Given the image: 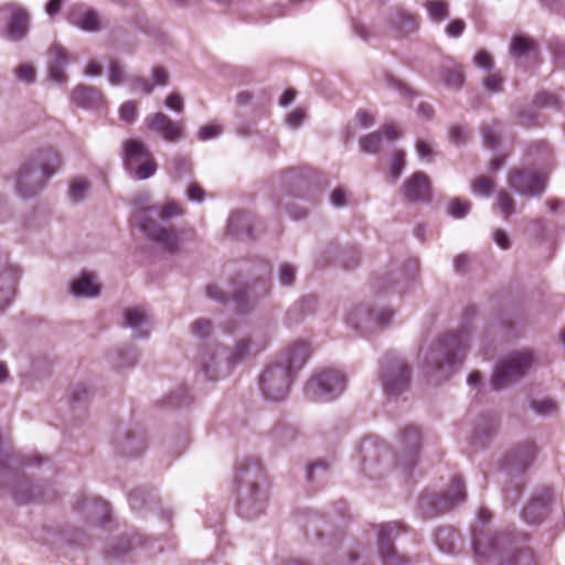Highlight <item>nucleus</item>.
<instances>
[{
  "instance_id": "nucleus-1",
  "label": "nucleus",
  "mask_w": 565,
  "mask_h": 565,
  "mask_svg": "<svg viewBox=\"0 0 565 565\" xmlns=\"http://www.w3.org/2000/svg\"><path fill=\"white\" fill-rule=\"evenodd\" d=\"M184 214V207L175 201H167L163 204H153L145 209V215L140 221V230L148 239L156 243L162 250L174 254L179 250L180 232L172 225H168L173 217Z\"/></svg>"
},
{
  "instance_id": "nucleus-2",
  "label": "nucleus",
  "mask_w": 565,
  "mask_h": 565,
  "mask_svg": "<svg viewBox=\"0 0 565 565\" xmlns=\"http://www.w3.org/2000/svg\"><path fill=\"white\" fill-rule=\"evenodd\" d=\"M61 167L62 159L57 150L47 148L39 151L20 168L15 181L18 193L23 198L35 196Z\"/></svg>"
},
{
  "instance_id": "nucleus-3",
  "label": "nucleus",
  "mask_w": 565,
  "mask_h": 565,
  "mask_svg": "<svg viewBox=\"0 0 565 565\" xmlns=\"http://www.w3.org/2000/svg\"><path fill=\"white\" fill-rule=\"evenodd\" d=\"M234 480L238 491L239 513L247 519L257 516L264 511L267 501L266 492L259 487L264 480L259 461L245 459L239 462Z\"/></svg>"
},
{
  "instance_id": "nucleus-4",
  "label": "nucleus",
  "mask_w": 565,
  "mask_h": 565,
  "mask_svg": "<svg viewBox=\"0 0 565 565\" xmlns=\"http://www.w3.org/2000/svg\"><path fill=\"white\" fill-rule=\"evenodd\" d=\"M471 330L462 326L457 332L443 337L425 355V364L429 370L440 371L445 375L452 372L454 366L460 363L461 354L466 351Z\"/></svg>"
},
{
  "instance_id": "nucleus-5",
  "label": "nucleus",
  "mask_w": 565,
  "mask_h": 565,
  "mask_svg": "<svg viewBox=\"0 0 565 565\" xmlns=\"http://www.w3.org/2000/svg\"><path fill=\"white\" fill-rule=\"evenodd\" d=\"M265 348V342L255 339L253 335L244 337L237 340L231 351L221 345L213 349H206L200 354L202 371L209 380H216V359L226 355L230 365H237L246 361L252 354L260 352Z\"/></svg>"
},
{
  "instance_id": "nucleus-6",
  "label": "nucleus",
  "mask_w": 565,
  "mask_h": 565,
  "mask_svg": "<svg viewBox=\"0 0 565 565\" xmlns=\"http://www.w3.org/2000/svg\"><path fill=\"white\" fill-rule=\"evenodd\" d=\"M479 525L472 529L471 546L478 559L503 557L504 553L514 544V540L508 533H490L483 526L490 520V512L481 509L478 514Z\"/></svg>"
},
{
  "instance_id": "nucleus-7",
  "label": "nucleus",
  "mask_w": 565,
  "mask_h": 565,
  "mask_svg": "<svg viewBox=\"0 0 565 565\" xmlns=\"http://www.w3.org/2000/svg\"><path fill=\"white\" fill-rule=\"evenodd\" d=\"M271 284L267 279H257L250 286L233 287L231 291L225 292L216 285L206 287V296L218 303L226 305L228 300L235 303V309L239 312H246L249 302H256L270 292Z\"/></svg>"
},
{
  "instance_id": "nucleus-8",
  "label": "nucleus",
  "mask_w": 565,
  "mask_h": 565,
  "mask_svg": "<svg viewBox=\"0 0 565 565\" xmlns=\"http://www.w3.org/2000/svg\"><path fill=\"white\" fill-rule=\"evenodd\" d=\"M380 377L385 393L391 396H399L411 386L408 363L393 352H387L382 358Z\"/></svg>"
},
{
  "instance_id": "nucleus-9",
  "label": "nucleus",
  "mask_w": 565,
  "mask_h": 565,
  "mask_svg": "<svg viewBox=\"0 0 565 565\" xmlns=\"http://www.w3.org/2000/svg\"><path fill=\"white\" fill-rule=\"evenodd\" d=\"M533 362L531 352L515 351L500 360L491 379V386L499 391L520 381Z\"/></svg>"
},
{
  "instance_id": "nucleus-10",
  "label": "nucleus",
  "mask_w": 565,
  "mask_h": 565,
  "mask_svg": "<svg viewBox=\"0 0 565 565\" xmlns=\"http://www.w3.org/2000/svg\"><path fill=\"white\" fill-rule=\"evenodd\" d=\"M466 500V487L460 477H454L448 488L441 493H425L418 501L419 509L426 516L433 518L450 510Z\"/></svg>"
},
{
  "instance_id": "nucleus-11",
  "label": "nucleus",
  "mask_w": 565,
  "mask_h": 565,
  "mask_svg": "<svg viewBox=\"0 0 565 565\" xmlns=\"http://www.w3.org/2000/svg\"><path fill=\"white\" fill-rule=\"evenodd\" d=\"M362 470L370 478L381 477L393 467V457L387 446L375 437L364 439L359 447Z\"/></svg>"
},
{
  "instance_id": "nucleus-12",
  "label": "nucleus",
  "mask_w": 565,
  "mask_h": 565,
  "mask_svg": "<svg viewBox=\"0 0 565 565\" xmlns=\"http://www.w3.org/2000/svg\"><path fill=\"white\" fill-rule=\"evenodd\" d=\"M345 388L344 375L335 370H323L313 375L305 386V395L312 402H330Z\"/></svg>"
},
{
  "instance_id": "nucleus-13",
  "label": "nucleus",
  "mask_w": 565,
  "mask_h": 565,
  "mask_svg": "<svg viewBox=\"0 0 565 565\" xmlns=\"http://www.w3.org/2000/svg\"><path fill=\"white\" fill-rule=\"evenodd\" d=\"M0 487L8 489L12 498L21 504L40 502L43 500L41 487L33 486L25 476L10 469L2 461H0Z\"/></svg>"
},
{
  "instance_id": "nucleus-14",
  "label": "nucleus",
  "mask_w": 565,
  "mask_h": 565,
  "mask_svg": "<svg viewBox=\"0 0 565 565\" xmlns=\"http://www.w3.org/2000/svg\"><path fill=\"white\" fill-rule=\"evenodd\" d=\"M124 163L126 170L137 180H146L157 171V163L147 147L136 139L126 141Z\"/></svg>"
},
{
  "instance_id": "nucleus-15",
  "label": "nucleus",
  "mask_w": 565,
  "mask_h": 565,
  "mask_svg": "<svg viewBox=\"0 0 565 565\" xmlns=\"http://www.w3.org/2000/svg\"><path fill=\"white\" fill-rule=\"evenodd\" d=\"M294 376L282 363L275 362L270 364L260 376L262 394L269 401L284 399L289 393Z\"/></svg>"
},
{
  "instance_id": "nucleus-16",
  "label": "nucleus",
  "mask_w": 565,
  "mask_h": 565,
  "mask_svg": "<svg viewBox=\"0 0 565 565\" xmlns=\"http://www.w3.org/2000/svg\"><path fill=\"white\" fill-rule=\"evenodd\" d=\"M405 531L406 526L399 522L377 526V554L383 565H408V559L394 547V540Z\"/></svg>"
},
{
  "instance_id": "nucleus-17",
  "label": "nucleus",
  "mask_w": 565,
  "mask_h": 565,
  "mask_svg": "<svg viewBox=\"0 0 565 565\" xmlns=\"http://www.w3.org/2000/svg\"><path fill=\"white\" fill-rule=\"evenodd\" d=\"M534 441H523L511 448L501 462V470L511 479L521 478L536 459Z\"/></svg>"
},
{
  "instance_id": "nucleus-18",
  "label": "nucleus",
  "mask_w": 565,
  "mask_h": 565,
  "mask_svg": "<svg viewBox=\"0 0 565 565\" xmlns=\"http://www.w3.org/2000/svg\"><path fill=\"white\" fill-rule=\"evenodd\" d=\"M0 18L6 22L2 35L12 42L22 41L30 30V13L19 3H7L0 8Z\"/></svg>"
},
{
  "instance_id": "nucleus-19",
  "label": "nucleus",
  "mask_w": 565,
  "mask_h": 565,
  "mask_svg": "<svg viewBox=\"0 0 565 565\" xmlns=\"http://www.w3.org/2000/svg\"><path fill=\"white\" fill-rule=\"evenodd\" d=\"M393 319V311L382 309L374 312L364 306L354 308L348 316L347 322L362 335H369L388 326Z\"/></svg>"
},
{
  "instance_id": "nucleus-20",
  "label": "nucleus",
  "mask_w": 565,
  "mask_h": 565,
  "mask_svg": "<svg viewBox=\"0 0 565 565\" xmlns=\"http://www.w3.org/2000/svg\"><path fill=\"white\" fill-rule=\"evenodd\" d=\"M419 446V430L414 426L405 427L401 434L398 452L394 458L395 467L411 471L417 463Z\"/></svg>"
},
{
  "instance_id": "nucleus-21",
  "label": "nucleus",
  "mask_w": 565,
  "mask_h": 565,
  "mask_svg": "<svg viewBox=\"0 0 565 565\" xmlns=\"http://www.w3.org/2000/svg\"><path fill=\"white\" fill-rule=\"evenodd\" d=\"M509 186L523 196H541L545 190L546 178L532 170H514L508 178Z\"/></svg>"
},
{
  "instance_id": "nucleus-22",
  "label": "nucleus",
  "mask_w": 565,
  "mask_h": 565,
  "mask_svg": "<svg viewBox=\"0 0 565 565\" xmlns=\"http://www.w3.org/2000/svg\"><path fill=\"white\" fill-rule=\"evenodd\" d=\"M554 500L555 493L552 488H537L522 511L523 520L529 524L541 523L548 515L550 507Z\"/></svg>"
},
{
  "instance_id": "nucleus-23",
  "label": "nucleus",
  "mask_w": 565,
  "mask_h": 565,
  "mask_svg": "<svg viewBox=\"0 0 565 565\" xmlns=\"http://www.w3.org/2000/svg\"><path fill=\"white\" fill-rule=\"evenodd\" d=\"M145 124L148 129L160 136L168 142H179L184 137V122L182 120L173 121L163 113L150 114L146 117Z\"/></svg>"
},
{
  "instance_id": "nucleus-24",
  "label": "nucleus",
  "mask_w": 565,
  "mask_h": 565,
  "mask_svg": "<svg viewBox=\"0 0 565 565\" xmlns=\"http://www.w3.org/2000/svg\"><path fill=\"white\" fill-rule=\"evenodd\" d=\"M430 181L422 171L413 173L407 180H405L402 186L404 199L412 203L430 201Z\"/></svg>"
},
{
  "instance_id": "nucleus-25",
  "label": "nucleus",
  "mask_w": 565,
  "mask_h": 565,
  "mask_svg": "<svg viewBox=\"0 0 565 565\" xmlns=\"http://www.w3.org/2000/svg\"><path fill=\"white\" fill-rule=\"evenodd\" d=\"M46 68L49 78L57 84H65L67 75L65 68L68 64V52L58 43L52 44L46 53Z\"/></svg>"
},
{
  "instance_id": "nucleus-26",
  "label": "nucleus",
  "mask_w": 565,
  "mask_h": 565,
  "mask_svg": "<svg viewBox=\"0 0 565 565\" xmlns=\"http://www.w3.org/2000/svg\"><path fill=\"white\" fill-rule=\"evenodd\" d=\"M401 137V132L393 125H384L379 130L360 138L361 150L365 153H379L385 142H393Z\"/></svg>"
},
{
  "instance_id": "nucleus-27",
  "label": "nucleus",
  "mask_w": 565,
  "mask_h": 565,
  "mask_svg": "<svg viewBox=\"0 0 565 565\" xmlns=\"http://www.w3.org/2000/svg\"><path fill=\"white\" fill-rule=\"evenodd\" d=\"M67 20L85 32H97L102 29L98 13L93 8L81 3L73 4L68 9Z\"/></svg>"
},
{
  "instance_id": "nucleus-28",
  "label": "nucleus",
  "mask_w": 565,
  "mask_h": 565,
  "mask_svg": "<svg viewBox=\"0 0 565 565\" xmlns=\"http://www.w3.org/2000/svg\"><path fill=\"white\" fill-rule=\"evenodd\" d=\"M71 99L77 107L85 109H100L106 103L100 89L85 84L75 86Z\"/></svg>"
},
{
  "instance_id": "nucleus-29",
  "label": "nucleus",
  "mask_w": 565,
  "mask_h": 565,
  "mask_svg": "<svg viewBox=\"0 0 565 565\" xmlns=\"http://www.w3.org/2000/svg\"><path fill=\"white\" fill-rule=\"evenodd\" d=\"M310 356L309 345L299 341L288 347L277 363H282L288 367L292 375L302 369Z\"/></svg>"
},
{
  "instance_id": "nucleus-30",
  "label": "nucleus",
  "mask_w": 565,
  "mask_h": 565,
  "mask_svg": "<svg viewBox=\"0 0 565 565\" xmlns=\"http://www.w3.org/2000/svg\"><path fill=\"white\" fill-rule=\"evenodd\" d=\"M75 510L86 513L87 518L97 524H104L109 518V507L99 498H82L74 505Z\"/></svg>"
},
{
  "instance_id": "nucleus-31",
  "label": "nucleus",
  "mask_w": 565,
  "mask_h": 565,
  "mask_svg": "<svg viewBox=\"0 0 565 565\" xmlns=\"http://www.w3.org/2000/svg\"><path fill=\"white\" fill-rule=\"evenodd\" d=\"M124 324L136 332L137 338H147L149 317L143 307H130L124 311Z\"/></svg>"
},
{
  "instance_id": "nucleus-32",
  "label": "nucleus",
  "mask_w": 565,
  "mask_h": 565,
  "mask_svg": "<svg viewBox=\"0 0 565 565\" xmlns=\"http://www.w3.org/2000/svg\"><path fill=\"white\" fill-rule=\"evenodd\" d=\"M253 217L246 212H234L227 223V233L238 239L253 238Z\"/></svg>"
},
{
  "instance_id": "nucleus-33",
  "label": "nucleus",
  "mask_w": 565,
  "mask_h": 565,
  "mask_svg": "<svg viewBox=\"0 0 565 565\" xmlns=\"http://www.w3.org/2000/svg\"><path fill=\"white\" fill-rule=\"evenodd\" d=\"M390 23L401 35L407 36L417 31L419 20L416 14L404 10H396L390 15Z\"/></svg>"
},
{
  "instance_id": "nucleus-34",
  "label": "nucleus",
  "mask_w": 565,
  "mask_h": 565,
  "mask_svg": "<svg viewBox=\"0 0 565 565\" xmlns=\"http://www.w3.org/2000/svg\"><path fill=\"white\" fill-rule=\"evenodd\" d=\"M18 279L19 271L15 269H10L0 276V311L11 303Z\"/></svg>"
},
{
  "instance_id": "nucleus-35",
  "label": "nucleus",
  "mask_w": 565,
  "mask_h": 565,
  "mask_svg": "<svg viewBox=\"0 0 565 565\" xmlns=\"http://www.w3.org/2000/svg\"><path fill=\"white\" fill-rule=\"evenodd\" d=\"M116 443L124 455L138 456L145 450L142 435L126 431L118 435Z\"/></svg>"
},
{
  "instance_id": "nucleus-36",
  "label": "nucleus",
  "mask_w": 565,
  "mask_h": 565,
  "mask_svg": "<svg viewBox=\"0 0 565 565\" xmlns=\"http://www.w3.org/2000/svg\"><path fill=\"white\" fill-rule=\"evenodd\" d=\"M500 565H536L533 553L515 543L504 553Z\"/></svg>"
},
{
  "instance_id": "nucleus-37",
  "label": "nucleus",
  "mask_w": 565,
  "mask_h": 565,
  "mask_svg": "<svg viewBox=\"0 0 565 565\" xmlns=\"http://www.w3.org/2000/svg\"><path fill=\"white\" fill-rule=\"evenodd\" d=\"M510 53L514 58L532 57L539 54L537 44L534 40L525 36H514L510 46Z\"/></svg>"
},
{
  "instance_id": "nucleus-38",
  "label": "nucleus",
  "mask_w": 565,
  "mask_h": 565,
  "mask_svg": "<svg viewBox=\"0 0 565 565\" xmlns=\"http://www.w3.org/2000/svg\"><path fill=\"white\" fill-rule=\"evenodd\" d=\"M71 291L77 297H96L99 294V286L94 282L90 274L83 273L78 279L73 281Z\"/></svg>"
},
{
  "instance_id": "nucleus-39",
  "label": "nucleus",
  "mask_w": 565,
  "mask_h": 565,
  "mask_svg": "<svg viewBox=\"0 0 565 565\" xmlns=\"http://www.w3.org/2000/svg\"><path fill=\"white\" fill-rule=\"evenodd\" d=\"M458 533L451 527H439L435 532V542L437 547L447 554H451L456 550Z\"/></svg>"
},
{
  "instance_id": "nucleus-40",
  "label": "nucleus",
  "mask_w": 565,
  "mask_h": 565,
  "mask_svg": "<svg viewBox=\"0 0 565 565\" xmlns=\"http://www.w3.org/2000/svg\"><path fill=\"white\" fill-rule=\"evenodd\" d=\"M439 78L447 88L454 90L460 89L465 82V76L461 67L444 68L439 74Z\"/></svg>"
},
{
  "instance_id": "nucleus-41",
  "label": "nucleus",
  "mask_w": 565,
  "mask_h": 565,
  "mask_svg": "<svg viewBox=\"0 0 565 565\" xmlns=\"http://www.w3.org/2000/svg\"><path fill=\"white\" fill-rule=\"evenodd\" d=\"M500 124L498 120H492L490 124H483L480 128L482 142L486 148L494 149L500 141L499 134Z\"/></svg>"
},
{
  "instance_id": "nucleus-42",
  "label": "nucleus",
  "mask_w": 565,
  "mask_h": 565,
  "mask_svg": "<svg viewBox=\"0 0 565 565\" xmlns=\"http://www.w3.org/2000/svg\"><path fill=\"white\" fill-rule=\"evenodd\" d=\"M426 9L429 18L434 22L440 23L448 17L449 4L441 0H429L426 3Z\"/></svg>"
},
{
  "instance_id": "nucleus-43",
  "label": "nucleus",
  "mask_w": 565,
  "mask_h": 565,
  "mask_svg": "<svg viewBox=\"0 0 565 565\" xmlns=\"http://www.w3.org/2000/svg\"><path fill=\"white\" fill-rule=\"evenodd\" d=\"M89 188L90 184L87 180L82 178L74 179L68 190L70 199L75 203L82 202L85 199Z\"/></svg>"
},
{
  "instance_id": "nucleus-44",
  "label": "nucleus",
  "mask_w": 565,
  "mask_h": 565,
  "mask_svg": "<svg viewBox=\"0 0 565 565\" xmlns=\"http://www.w3.org/2000/svg\"><path fill=\"white\" fill-rule=\"evenodd\" d=\"M497 206L505 220L515 212V202L513 198L503 190L497 195Z\"/></svg>"
},
{
  "instance_id": "nucleus-45",
  "label": "nucleus",
  "mask_w": 565,
  "mask_h": 565,
  "mask_svg": "<svg viewBox=\"0 0 565 565\" xmlns=\"http://www.w3.org/2000/svg\"><path fill=\"white\" fill-rule=\"evenodd\" d=\"M384 82L387 88L397 90L402 96L406 98H412L415 96V93L412 88H409L405 83L390 73H384Z\"/></svg>"
},
{
  "instance_id": "nucleus-46",
  "label": "nucleus",
  "mask_w": 565,
  "mask_h": 565,
  "mask_svg": "<svg viewBox=\"0 0 565 565\" xmlns=\"http://www.w3.org/2000/svg\"><path fill=\"white\" fill-rule=\"evenodd\" d=\"M329 463L326 461H317L311 463L307 470V479L310 482L327 479Z\"/></svg>"
},
{
  "instance_id": "nucleus-47",
  "label": "nucleus",
  "mask_w": 565,
  "mask_h": 565,
  "mask_svg": "<svg viewBox=\"0 0 565 565\" xmlns=\"http://www.w3.org/2000/svg\"><path fill=\"white\" fill-rule=\"evenodd\" d=\"M405 167V152L403 150H395L392 154L390 166V174L393 181H397Z\"/></svg>"
},
{
  "instance_id": "nucleus-48",
  "label": "nucleus",
  "mask_w": 565,
  "mask_h": 565,
  "mask_svg": "<svg viewBox=\"0 0 565 565\" xmlns=\"http://www.w3.org/2000/svg\"><path fill=\"white\" fill-rule=\"evenodd\" d=\"M470 206L469 201L457 198L449 203L448 213L455 218H462L469 213Z\"/></svg>"
},
{
  "instance_id": "nucleus-49",
  "label": "nucleus",
  "mask_w": 565,
  "mask_h": 565,
  "mask_svg": "<svg viewBox=\"0 0 565 565\" xmlns=\"http://www.w3.org/2000/svg\"><path fill=\"white\" fill-rule=\"evenodd\" d=\"M533 105L536 108H557L558 99L553 94L541 92L534 96Z\"/></svg>"
},
{
  "instance_id": "nucleus-50",
  "label": "nucleus",
  "mask_w": 565,
  "mask_h": 565,
  "mask_svg": "<svg viewBox=\"0 0 565 565\" xmlns=\"http://www.w3.org/2000/svg\"><path fill=\"white\" fill-rule=\"evenodd\" d=\"M129 503L132 510H140L143 505L152 503V499L142 489H136L129 494Z\"/></svg>"
},
{
  "instance_id": "nucleus-51",
  "label": "nucleus",
  "mask_w": 565,
  "mask_h": 565,
  "mask_svg": "<svg viewBox=\"0 0 565 565\" xmlns=\"http://www.w3.org/2000/svg\"><path fill=\"white\" fill-rule=\"evenodd\" d=\"M532 409L539 415H551L557 412L556 403L551 398H545L542 401H532L531 402Z\"/></svg>"
},
{
  "instance_id": "nucleus-52",
  "label": "nucleus",
  "mask_w": 565,
  "mask_h": 565,
  "mask_svg": "<svg viewBox=\"0 0 565 565\" xmlns=\"http://www.w3.org/2000/svg\"><path fill=\"white\" fill-rule=\"evenodd\" d=\"M498 426V420L495 416L492 415H483L476 427V437L479 435H488L492 433Z\"/></svg>"
},
{
  "instance_id": "nucleus-53",
  "label": "nucleus",
  "mask_w": 565,
  "mask_h": 565,
  "mask_svg": "<svg viewBox=\"0 0 565 565\" xmlns=\"http://www.w3.org/2000/svg\"><path fill=\"white\" fill-rule=\"evenodd\" d=\"M138 105L135 100L125 102L119 108V117L127 124H132L137 118Z\"/></svg>"
},
{
  "instance_id": "nucleus-54",
  "label": "nucleus",
  "mask_w": 565,
  "mask_h": 565,
  "mask_svg": "<svg viewBox=\"0 0 565 565\" xmlns=\"http://www.w3.org/2000/svg\"><path fill=\"white\" fill-rule=\"evenodd\" d=\"M493 188V183L487 177H480L472 183V191L477 195L489 196Z\"/></svg>"
},
{
  "instance_id": "nucleus-55",
  "label": "nucleus",
  "mask_w": 565,
  "mask_h": 565,
  "mask_svg": "<svg viewBox=\"0 0 565 565\" xmlns=\"http://www.w3.org/2000/svg\"><path fill=\"white\" fill-rule=\"evenodd\" d=\"M296 279V268L290 264H282L279 269V282L282 286H292Z\"/></svg>"
},
{
  "instance_id": "nucleus-56",
  "label": "nucleus",
  "mask_w": 565,
  "mask_h": 565,
  "mask_svg": "<svg viewBox=\"0 0 565 565\" xmlns=\"http://www.w3.org/2000/svg\"><path fill=\"white\" fill-rule=\"evenodd\" d=\"M192 332L199 338H206L212 330V322L207 319H198L191 326Z\"/></svg>"
},
{
  "instance_id": "nucleus-57",
  "label": "nucleus",
  "mask_w": 565,
  "mask_h": 565,
  "mask_svg": "<svg viewBox=\"0 0 565 565\" xmlns=\"http://www.w3.org/2000/svg\"><path fill=\"white\" fill-rule=\"evenodd\" d=\"M169 407H182L190 404L186 396V390L180 388L179 392L172 393L167 397L166 401Z\"/></svg>"
},
{
  "instance_id": "nucleus-58",
  "label": "nucleus",
  "mask_w": 565,
  "mask_h": 565,
  "mask_svg": "<svg viewBox=\"0 0 565 565\" xmlns=\"http://www.w3.org/2000/svg\"><path fill=\"white\" fill-rule=\"evenodd\" d=\"M341 263L345 269H352L358 266L360 254L358 250L351 248L341 253Z\"/></svg>"
},
{
  "instance_id": "nucleus-59",
  "label": "nucleus",
  "mask_w": 565,
  "mask_h": 565,
  "mask_svg": "<svg viewBox=\"0 0 565 565\" xmlns=\"http://www.w3.org/2000/svg\"><path fill=\"white\" fill-rule=\"evenodd\" d=\"M170 81V74L163 66H156L152 70V85L154 86H167Z\"/></svg>"
},
{
  "instance_id": "nucleus-60",
  "label": "nucleus",
  "mask_w": 565,
  "mask_h": 565,
  "mask_svg": "<svg viewBox=\"0 0 565 565\" xmlns=\"http://www.w3.org/2000/svg\"><path fill=\"white\" fill-rule=\"evenodd\" d=\"M17 77L26 83L31 84L35 81V70L29 64H22L15 70Z\"/></svg>"
},
{
  "instance_id": "nucleus-61",
  "label": "nucleus",
  "mask_w": 565,
  "mask_h": 565,
  "mask_svg": "<svg viewBox=\"0 0 565 565\" xmlns=\"http://www.w3.org/2000/svg\"><path fill=\"white\" fill-rule=\"evenodd\" d=\"M126 78L125 71L118 62H113L109 68V83L111 85H119Z\"/></svg>"
},
{
  "instance_id": "nucleus-62",
  "label": "nucleus",
  "mask_w": 565,
  "mask_h": 565,
  "mask_svg": "<svg viewBox=\"0 0 565 565\" xmlns=\"http://www.w3.org/2000/svg\"><path fill=\"white\" fill-rule=\"evenodd\" d=\"M503 79L498 74H490L483 81L484 88L490 93H499L502 90Z\"/></svg>"
},
{
  "instance_id": "nucleus-63",
  "label": "nucleus",
  "mask_w": 565,
  "mask_h": 565,
  "mask_svg": "<svg viewBox=\"0 0 565 565\" xmlns=\"http://www.w3.org/2000/svg\"><path fill=\"white\" fill-rule=\"evenodd\" d=\"M90 396V391L85 384H77L73 387L71 398L74 403H83Z\"/></svg>"
},
{
  "instance_id": "nucleus-64",
  "label": "nucleus",
  "mask_w": 565,
  "mask_h": 565,
  "mask_svg": "<svg viewBox=\"0 0 565 565\" xmlns=\"http://www.w3.org/2000/svg\"><path fill=\"white\" fill-rule=\"evenodd\" d=\"M465 29V21L461 19H456L446 26L445 31L449 38H459L463 33Z\"/></svg>"
}]
</instances>
